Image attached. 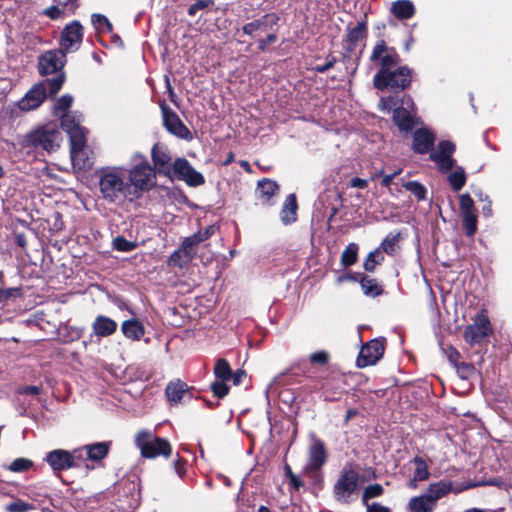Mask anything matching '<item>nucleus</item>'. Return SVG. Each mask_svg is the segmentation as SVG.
<instances>
[{
    "mask_svg": "<svg viewBox=\"0 0 512 512\" xmlns=\"http://www.w3.org/2000/svg\"><path fill=\"white\" fill-rule=\"evenodd\" d=\"M98 188L101 198L110 204L133 202L127 171L124 166H106L98 170Z\"/></svg>",
    "mask_w": 512,
    "mask_h": 512,
    "instance_id": "nucleus-1",
    "label": "nucleus"
},
{
    "mask_svg": "<svg viewBox=\"0 0 512 512\" xmlns=\"http://www.w3.org/2000/svg\"><path fill=\"white\" fill-rule=\"evenodd\" d=\"M133 165L127 171V183L133 200L139 199L144 192L151 190L156 185V172L149 164L147 158L141 153H135L132 157Z\"/></svg>",
    "mask_w": 512,
    "mask_h": 512,
    "instance_id": "nucleus-2",
    "label": "nucleus"
},
{
    "mask_svg": "<svg viewBox=\"0 0 512 512\" xmlns=\"http://www.w3.org/2000/svg\"><path fill=\"white\" fill-rule=\"evenodd\" d=\"M65 82L64 72H60L54 78H47L33 85L26 94L17 102V107L24 112L37 109L45 101L47 95L55 96Z\"/></svg>",
    "mask_w": 512,
    "mask_h": 512,
    "instance_id": "nucleus-3",
    "label": "nucleus"
},
{
    "mask_svg": "<svg viewBox=\"0 0 512 512\" xmlns=\"http://www.w3.org/2000/svg\"><path fill=\"white\" fill-rule=\"evenodd\" d=\"M359 468L355 464H346L333 485V497L340 504H351L357 499L362 486Z\"/></svg>",
    "mask_w": 512,
    "mask_h": 512,
    "instance_id": "nucleus-4",
    "label": "nucleus"
},
{
    "mask_svg": "<svg viewBox=\"0 0 512 512\" xmlns=\"http://www.w3.org/2000/svg\"><path fill=\"white\" fill-rule=\"evenodd\" d=\"M62 142V134L54 125H44L27 133L20 141L19 146L22 150L41 147L48 153L56 151Z\"/></svg>",
    "mask_w": 512,
    "mask_h": 512,
    "instance_id": "nucleus-5",
    "label": "nucleus"
},
{
    "mask_svg": "<svg viewBox=\"0 0 512 512\" xmlns=\"http://www.w3.org/2000/svg\"><path fill=\"white\" fill-rule=\"evenodd\" d=\"M135 443L145 458L169 457L172 452L168 440L157 437L147 430L140 431L137 434Z\"/></svg>",
    "mask_w": 512,
    "mask_h": 512,
    "instance_id": "nucleus-6",
    "label": "nucleus"
},
{
    "mask_svg": "<svg viewBox=\"0 0 512 512\" xmlns=\"http://www.w3.org/2000/svg\"><path fill=\"white\" fill-rule=\"evenodd\" d=\"M373 83L379 90H383L385 88L403 90L411 83V70L408 67L403 66L394 71H378L374 75Z\"/></svg>",
    "mask_w": 512,
    "mask_h": 512,
    "instance_id": "nucleus-7",
    "label": "nucleus"
},
{
    "mask_svg": "<svg viewBox=\"0 0 512 512\" xmlns=\"http://www.w3.org/2000/svg\"><path fill=\"white\" fill-rule=\"evenodd\" d=\"M393 121L403 132H410L418 125L419 118L416 117V107L411 96L404 95L400 99L399 107L393 112Z\"/></svg>",
    "mask_w": 512,
    "mask_h": 512,
    "instance_id": "nucleus-8",
    "label": "nucleus"
},
{
    "mask_svg": "<svg viewBox=\"0 0 512 512\" xmlns=\"http://www.w3.org/2000/svg\"><path fill=\"white\" fill-rule=\"evenodd\" d=\"M455 150L456 146L453 142L442 140L437 144L435 149H432L429 158L436 164L437 169L441 173H448L456 164V160L453 158Z\"/></svg>",
    "mask_w": 512,
    "mask_h": 512,
    "instance_id": "nucleus-9",
    "label": "nucleus"
},
{
    "mask_svg": "<svg viewBox=\"0 0 512 512\" xmlns=\"http://www.w3.org/2000/svg\"><path fill=\"white\" fill-rule=\"evenodd\" d=\"M492 333V326L485 311L476 315L472 324L468 325L464 331L465 341L473 346L481 343Z\"/></svg>",
    "mask_w": 512,
    "mask_h": 512,
    "instance_id": "nucleus-10",
    "label": "nucleus"
},
{
    "mask_svg": "<svg viewBox=\"0 0 512 512\" xmlns=\"http://www.w3.org/2000/svg\"><path fill=\"white\" fill-rule=\"evenodd\" d=\"M184 181L188 186L197 187L205 183L204 176L196 171L185 158H177L172 164V178Z\"/></svg>",
    "mask_w": 512,
    "mask_h": 512,
    "instance_id": "nucleus-11",
    "label": "nucleus"
},
{
    "mask_svg": "<svg viewBox=\"0 0 512 512\" xmlns=\"http://www.w3.org/2000/svg\"><path fill=\"white\" fill-rule=\"evenodd\" d=\"M371 62L380 65L379 71H389L399 62V56L393 47H389L384 40H379L370 55Z\"/></svg>",
    "mask_w": 512,
    "mask_h": 512,
    "instance_id": "nucleus-12",
    "label": "nucleus"
},
{
    "mask_svg": "<svg viewBox=\"0 0 512 512\" xmlns=\"http://www.w3.org/2000/svg\"><path fill=\"white\" fill-rule=\"evenodd\" d=\"M160 108L163 117V124L166 130L178 138L191 140V132L179 116L170 107H168L165 102L161 103Z\"/></svg>",
    "mask_w": 512,
    "mask_h": 512,
    "instance_id": "nucleus-13",
    "label": "nucleus"
},
{
    "mask_svg": "<svg viewBox=\"0 0 512 512\" xmlns=\"http://www.w3.org/2000/svg\"><path fill=\"white\" fill-rule=\"evenodd\" d=\"M83 38V28L77 21L68 24L62 31L60 49L65 54L78 50Z\"/></svg>",
    "mask_w": 512,
    "mask_h": 512,
    "instance_id": "nucleus-14",
    "label": "nucleus"
},
{
    "mask_svg": "<svg viewBox=\"0 0 512 512\" xmlns=\"http://www.w3.org/2000/svg\"><path fill=\"white\" fill-rule=\"evenodd\" d=\"M66 62V54L61 50H49L38 60V70L41 75H49L62 70Z\"/></svg>",
    "mask_w": 512,
    "mask_h": 512,
    "instance_id": "nucleus-15",
    "label": "nucleus"
},
{
    "mask_svg": "<svg viewBox=\"0 0 512 512\" xmlns=\"http://www.w3.org/2000/svg\"><path fill=\"white\" fill-rule=\"evenodd\" d=\"M384 341L380 339L370 340L367 344L362 346L360 349L358 358H357V366L359 368H364L370 365H374L378 360H380L384 353Z\"/></svg>",
    "mask_w": 512,
    "mask_h": 512,
    "instance_id": "nucleus-16",
    "label": "nucleus"
},
{
    "mask_svg": "<svg viewBox=\"0 0 512 512\" xmlns=\"http://www.w3.org/2000/svg\"><path fill=\"white\" fill-rule=\"evenodd\" d=\"M153 168L156 173L172 178L171 156L168 148L161 143H156L151 150Z\"/></svg>",
    "mask_w": 512,
    "mask_h": 512,
    "instance_id": "nucleus-17",
    "label": "nucleus"
},
{
    "mask_svg": "<svg viewBox=\"0 0 512 512\" xmlns=\"http://www.w3.org/2000/svg\"><path fill=\"white\" fill-rule=\"evenodd\" d=\"M327 461V452L322 440L313 436L312 443L308 449V462L305 466L306 472H315Z\"/></svg>",
    "mask_w": 512,
    "mask_h": 512,
    "instance_id": "nucleus-18",
    "label": "nucleus"
},
{
    "mask_svg": "<svg viewBox=\"0 0 512 512\" xmlns=\"http://www.w3.org/2000/svg\"><path fill=\"white\" fill-rule=\"evenodd\" d=\"M70 144V155L74 167H77L78 169L90 168L93 162L88 156V149L86 147V137L79 138L77 136L76 140L71 141Z\"/></svg>",
    "mask_w": 512,
    "mask_h": 512,
    "instance_id": "nucleus-19",
    "label": "nucleus"
},
{
    "mask_svg": "<svg viewBox=\"0 0 512 512\" xmlns=\"http://www.w3.org/2000/svg\"><path fill=\"white\" fill-rule=\"evenodd\" d=\"M435 140L436 135L431 130L427 128L416 129L413 134L412 149L418 154L430 153L434 148Z\"/></svg>",
    "mask_w": 512,
    "mask_h": 512,
    "instance_id": "nucleus-20",
    "label": "nucleus"
},
{
    "mask_svg": "<svg viewBox=\"0 0 512 512\" xmlns=\"http://www.w3.org/2000/svg\"><path fill=\"white\" fill-rule=\"evenodd\" d=\"M61 127L67 132L70 142L76 140V137H86L85 129L81 126L82 115L77 112L62 114Z\"/></svg>",
    "mask_w": 512,
    "mask_h": 512,
    "instance_id": "nucleus-21",
    "label": "nucleus"
},
{
    "mask_svg": "<svg viewBox=\"0 0 512 512\" xmlns=\"http://www.w3.org/2000/svg\"><path fill=\"white\" fill-rule=\"evenodd\" d=\"M46 462L53 471H63L72 468L70 452L63 449L50 451L46 457Z\"/></svg>",
    "mask_w": 512,
    "mask_h": 512,
    "instance_id": "nucleus-22",
    "label": "nucleus"
},
{
    "mask_svg": "<svg viewBox=\"0 0 512 512\" xmlns=\"http://www.w3.org/2000/svg\"><path fill=\"white\" fill-rule=\"evenodd\" d=\"M93 333L98 338L112 335L117 329V323L104 315H98L92 324Z\"/></svg>",
    "mask_w": 512,
    "mask_h": 512,
    "instance_id": "nucleus-23",
    "label": "nucleus"
},
{
    "mask_svg": "<svg viewBox=\"0 0 512 512\" xmlns=\"http://www.w3.org/2000/svg\"><path fill=\"white\" fill-rule=\"evenodd\" d=\"M279 186L277 182L270 179H263L258 182L256 188V197L263 204H269L271 199L277 195Z\"/></svg>",
    "mask_w": 512,
    "mask_h": 512,
    "instance_id": "nucleus-24",
    "label": "nucleus"
},
{
    "mask_svg": "<svg viewBox=\"0 0 512 512\" xmlns=\"http://www.w3.org/2000/svg\"><path fill=\"white\" fill-rule=\"evenodd\" d=\"M278 17L274 14L265 15L259 19L249 22L243 26V32L249 36H254L257 31L265 32L270 26L276 25Z\"/></svg>",
    "mask_w": 512,
    "mask_h": 512,
    "instance_id": "nucleus-25",
    "label": "nucleus"
},
{
    "mask_svg": "<svg viewBox=\"0 0 512 512\" xmlns=\"http://www.w3.org/2000/svg\"><path fill=\"white\" fill-rule=\"evenodd\" d=\"M452 491V482L441 480L439 482L431 483L428 487L427 492L424 494L434 505H437V501L442 497L446 496Z\"/></svg>",
    "mask_w": 512,
    "mask_h": 512,
    "instance_id": "nucleus-26",
    "label": "nucleus"
},
{
    "mask_svg": "<svg viewBox=\"0 0 512 512\" xmlns=\"http://www.w3.org/2000/svg\"><path fill=\"white\" fill-rule=\"evenodd\" d=\"M121 331L126 338L132 341H139L145 334L144 326L136 319H128L122 322Z\"/></svg>",
    "mask_w": 512,
    "mask_h": 512,
    "instance_id": "nucleus-27",
    "label": "nucleus"
},
{
    "mask_svg": "<svg viewBox=\"0 0 512 512\" xmlns=\"http://www.w3.org/2000/svg\"><path fill=\"white\" fill-rule=\"evenodd\" d=\"M391 13L400 20H407L414 16L415 6L410 0H397L392 3Z\"/></svg>",
    "mask_w": 512,
    "mask_h": 512,
    "instance_id": "nucleus-28",
    "label": "nucleus"
},
{
    "mask_svg": "<svg viewBox=\"0 0 512 512\" xmlns=\"http://www.w3.org/2000/svg\"><path fill=\"white\" fill-rule=\"evenodd\" d=\"M110 445V442H97L86 445V458L93 462L104 459L109 453Z\"/></svg>",
    "mask_w": 512,
    "mask_h": 512,
    "instance_id": "nucleus-29",
    "label": "nucleus"
},
{
    "mask_svg": "<svg viewBox=\"0 0 512 512\" xmlns=\"http://www.w3.org/2000/svg\"><path fill=\"white\" fill-rule=\"evenodd\" d=\"M187 389V384L181 380L170 382L165 389L168 401L172 404H178L182 400Z\"/></svg>",
    "mask_w": 512,
    "mask_h": 512,
    "instance_id": "nucleus-30",
    "label": "nucleus"
},
{
    "mask_svg": "<svg viewBox=\"0 0 512 512\" xmlns=\"http://www.w3.org/2000/svg\"><path fill=\"white\" fill-rule=\"evenodd\" d=\"M297 201L294 194H289L284 202L280 216L284 224H290L296 220Z\"/></svg>",
    "mask_w": 512,
    "mask_h": 512,
    "instance_id": "nucleus-31",
    "label": "nucleus"
},
{
    "mask_svg": "<svg viewBox=\"0 0 512 512\" xmlns=\"http://www.w3.org/2000/svg\"><path fill=\"white\" fill-rule=\"evenodd\" d=\"M454 171H449V175L447 177L448 183L450 184L451 188L458 192L460 191L464 185L466 184V173L464 171V168L462 166H457L455 164V167L453 168Z\"/></svg>",
    "mask_w": 512,
    "mask_h": 512,
    "instance_id": "nucleus-32",
    "label": "nucleus"
},
{
    "mask_svg": "<svg viewBox=\"0 0 512 512\" xmlns=\"http://www.w3.org/2000/svg\"><path fill=\"white\" fill-rule=\"evenodd\" d=\"M408 506L412 512H432L436 508L424 494L411 498Z\"/></svg>",
    "mask_w": 512,
    "mask_h": 512,
    "instance_id": "nucleus-33",
    "label": "nucleus"
},
{
    "mask_svg": "<svg viewBox=\"0 0 512 512\" xmlns=\"http://www.w3.org/2000/svg\"><path fill=\"white\" fill-rule=\"evenodd\" d=\"M361 288L366 296L376 297L382 294V288L375 279L368 276H362L360 280Z\"/></svg>",
    "mask_w": 512,
    "mask_h": 512,
    "instance_id": "nucleus-34",
    "label": "nucleus"
},
{
    "mask_svg": "<svg viewBox=\"0 0 512 512\" xmlns=\"http://www.w3.org/2000/svg\"><path fill=\"white\" fill-rule=\"evenodd\" d=\"M84 328L65 325L60 328L59 335L66 343L80 339L83 335Z\"/></svg>",
    "mask_w": 512,
    "mask_h": 512,
    "instance_id": "nucleus-35",
    "label": "nucleus"
},
{
    "mask_svg": "<svg viewBox=\"0 0 512 512\" xmlns=\"http://www.w3.org/2000/svg\"><path fill=\"white\" fill-rule=\"evenodd\" d=\"M358 250L359 247L356 243L348 244L341 254V264L344 267L355 264L358 258Z\"/></svg>",
    "mask_w": 512,
    "mask_h": 512,
    "instance_id": "nucleus-36",
    "label": "nucleus"
},
{
    "mask_svg": "<svg viewBox=\"0 0 512 512\" xmlns=\"http://www.w3.org/2000/svg\"><path fill=\"white\" fill-rule=\"evenodd\" d=\"M193 260L192 257H188L184 251H181V247L175 250L168 258V265L171 267L183 268L187 266Z\"/></svg>",
    "mask_w": 512,
    "mask_h": 512,
    "instance_id": "nucleus-37",
    "label": "nucleus"
},
{
    "mask_svg": "<svg viewBox=\"0 0 512 512\" xmlns=\"http://www.w3.org/2000/svg\"><path fill=\"white\" fill-rule=\"evenodd\" d=\"M413 463L416 465L412 482L427 480L430 476L426 462L421 457H415Z\"/></svg>",
    "mask_w": 512,
    "mask_h": 512,
    "instance_id": "nucleus-38",
    "label": "nucleus"
},
{
    "mask_svg": "<svg viewBox=\"0 0 512 512\" xmlns=\"http://www.w3.org/2000/svg\"><path fill=\"white\" fill-rule=\"evenodd\" d=\"M73 103V96L70 94L62 95L54 104L53 114L62 117V114L69 113V108Z\"/></svg>",
    "mask_w": 512,
    "mask_h": 512,
    "instance_id": "nucleus-39",
    "label": "nucleus"
},
{
    "mask_svg": "<svg viewBox=\"0 0 512 512\" xmlns=\"http://www.w3.org/2000/svg\"><path fill=\"white\" fill-rule=\"evenodd\" d=\"M214 374L219 380H230L232 377V370L229 363L225 359H218L214 367Z\"/></svg>",
    "mask_w": 512,
    "mask_h": 512,
    "instance_id": "nucleus-40",
    "label": "nucleus"
},
{
    "mask_svg": "<svg viewBox=\"0 0 512 512\" xmlns=\"http://www.w3.org/2000/svg\"><path fill=\"white\" fill-rule=\"evenodd\" d=\"M366 31V22L361 21L355 27H348L347 41L352 47L363 37Z\"/></svg>",
    "mask_w": 512,
    "mask_h": 512,
    "instance_id": "nucleus-41",
    "label": "nucleus"
},
{
    "mask_svg": "<svg viewBox=\"0 0 512 512\" xmlns=\"http://www.w3.org/2000/svg\"><path fill=\"white\" fill-rule=\"evenodd\" d=\"M403 187L413 194L418 201L426 199L427 190L423 184L418 181H408L403 184Z\"/></svg>",
    "mask_w": 512,
    "mask_h": 512,
    "instance_id": "nucleus-42",
    "label": "nucleus"
},
{
    "mask_svg": "<svg viewBox=\"0 0 512 512\" xmlns=\"http://www.w3.org/2000/svg\"><path fill=\"white\" fill-rule=\"evenodd\" d=\"M199 244L200 242L195 234L185 237L180 245L181 251H184L188 257H192L194 259L197 253L196 247Z\"/></svg>",
    "mask_w": 512,
    "mask_h": 512,
    "instance_id": "nucleus-43",
    "label": "nucleus"
},
{
    "mask_svg": "<svg viewBox=\"0 0 512 512\" xmlns=\"http://www.w3.org/2000/svg\"><path fill=\"white\" fill-rule=\"evenodd\" d=\"M70 456L72 468L80 467L83 464L87 469H90L89 465L86 463L88 460L86 458V445L70 452Z\"/></svg>",
    "mask_w": 512,
    "mask_h": 512,
    "instance_id": "nucleus-44",
    "label": "nucleus"
},
{
    "mask_svg": "<svg viewBox=\"0 0 512 512\" xmlns=\"http://www.w3.org/2000/svg\"><path fill=\"white\" fill-rule=\"evenodd\" d=\"M463 227L467 236H473L477 231L476 213L462 214Z\"/></svg>",
    "mask_w": 512,
    "mask_h": 512,
    "instance_id": "nucleus-45",
    "label": "nucleus"
},
{
    "mask_svg": "<svg viewBox=\"0 0 512 512\" xmlns=\"http://www.w3.org/2000/svg\"><path fill=\"white\" fill-rule=\"evenodd\" d=\"M384 489L380 484L368 485L362 494V501L364 504H368V501L372 498L379 497L383 494Z\"/></svg>",
    "mask_w": 512,
    "mask_h": 512,
    "instance_id": "nucleus-46",
    "label": "nucleus"
},
{
    "mask_svg": "<svg viewBox=\"0 0 512 512\" xmlns=\"http://www.w3.org/2000/svg\"><path fill=\"white\" fill-rule=\"evenodd\" d=\"M136 247V242L128 241L122 236H118L113 240V248L120 252H130Z\"/></svg>",
    "mask_w": 512,
    "mask_h": 512,
    "instance_id": "nucleus-47",
    "label": "nucleus"
},
{
    "mask_svg": "<svg viewBox=\"0 0 512 512\" xmlns=\"http://www.w3.org/2000/svg\"><path fill=\"white\" fill-rule=\"evenodd\" d=\"M459 207L461 215L475 212L474 201L468 193L459 196Z\"/></svg>",
    "mask_w": 512,
    "mask_h": 512,
    "instance_id": "nucleus-48",
    "label": "nucleus"
},
{
    "mask_svg": "<svg viewBox=\"0 0 512 512\" xmlns=\"http://www.w3.org/2000/svg\"><path fill=\"white\" fill-rule=\"evenodd\" d=\"M33 509V506L22 500H16L6 505L5 510L7 512H29Z\"/></svg>",
    "mask_w": 512,
    "mask_h": 512,
    "instance_id": "nucleus-49",
    "label": "nucleus"
},
{
    "mask_svg": "<svg viewBox=\"0 0 512 512\" xmlns=\"http://www.w3.org/2000/svg\"><path fill=\"white\" fill-rule=\"evenodd\" d=\"M33 462L26 458H17L11 464L9 469L13 472H24L32 467Z\"/></svg>",
    "mask_w": 512,
    "mask_h": 512,
    "instance_id": "nucleus-50",
    "label": "nucleus"
},
{
    "mask_svg": "<svg viewBox=\"0 0 512 512\" xmlns=\"http://www.w3.org/2000/svg\"><path fill=\"white\" fill-rule=\"evenodd\" d=\"M400 105V99L389 96L387 98H382L379 103V108L383 112H390L391 110L394 111L396 107H399Z\"/></svg>",
    "mask_w": 512,
    "mask_h": 512,
    "instance_id": "nucleus-51",
    "label": "nucleus"
},
{
    "mask_svg": "<svg viewBox=\"0 0 512 512\" xmlns=\"http://www.w3.org/2000/svg\"><path fill=\"white\" fill-rule=\"evenodd\" d=\"M399 234H389L381 243V248L388 254H393Z\"/></svg>",
    "mask_w": 512,
    "mask_h": 512,
    "instance_id": "nucleus-52",
    "label": "nucleus"
},
{
    "mask_svg": "<svg viewBox=\"0 0 512 512\" xmlns=\"http://www.w3.org/2000/svg\"><path fill=\"white\" fill-rule=\"evenodd\" d=\"M211 390L213 394L218 398H223L229 392V387L226 384V381L217 380L211 384Z\"/></svg>",
    "mask_w": 512,
    "mask_h": 512,
    "instance_id": "nucleus-53",
    "label": "nucleus"
},
{
    "mask_svg": "<svg viewBox=\"0 0 512 512\" xmlns=\"http://www.w3.org/2000/svg\"><path fill=\"white\" fill-rule=\"evenodd\" d=\"M92 23L96 29H104L112 30V25L109 20L102 14H93L92 15Z\"/></svg>",
    "mask_w": 512,
    "mask_h": 512,
    "instance_id": "nucleus-54",
    "label": "nucleus"
},
{
    "mask_svg": "<svg viewBox=\"0 0 512 512\" xmlns=\"http://www.w3.org/2000/svg\"><path fill=\"white\" fill-rule=\"evenodd\" d=\"M379 262V252L377 250L370 252L364 262V269L366 271L372 272Z\"/></svg>",
    "mask_w": 512,
    "mask_h": 512,
    "instance_id": "nucleus-55",
    "label": "nucleus"
},
{
    "mask_svg": "<svg viewBox=\"0 0 512 512\" xmlns=\"http://www.w3.org/2000/svg\"><path fill=\"white\" fill-rule=\"evenodd\" d=\"M213 4L212 0H197L195 3L191 4L188 8V14L191 16H195L196 13L200 10L208 8Z\"/></svg>",
    "mask_w": 512,
    "mask_h": 512,
    "instance_id": "nucleus-56",
    "label": "nucleus"
},
{
    "mask_svg": "<svg viewBox=\"0 0 512 512\" xmlns=\"http://www.w3.org/2000/svg\"><path fill=\"white\" fill-rule=\"evenodd\" d=\"M21 296V289L20 288H0V303H4L8 299L12 297H20Z\"/></svg>",
    "mask_w": 512,
    "mask_h": 512,
    "instance_id": "nucleus-57",
    "label": "nucleus"
},
{
    "mask_svg": "<svg viewBox=\"0 0 512 512\" xmlns=\"http://www.w3.org/2000/svg\"><path fill=\"white\" fill-rule=\"evenodd\" d=\"M216 231H217V226L210 225V226L206 227L205 230H203V231L200 230L197 233H195V236L197 237L199 242L202 243V242L208 240L210 237H212Z\"/></svg>",
    "mask_w": 512,
    "mask_h": 512,
    "instance_id": "nucleus-58",
    "label": "nucleus"
},
{
    "mask_svg": "<svg viewBox=\"0 0 512 512\" xmlns=\"http://www.w3.org/2000/svg\"><path fill=\"white\" fill-rule=\"evenodd\" d=\"M310 361L313 364H326L329 361V354L324 351H317L310 355Z\"/></svg>",
    "mask_w": 512,
    "mask_h": 512,
    "instance_id": "nucleus-59",
    "label": "nucleus"
},
{
    "mask_svg": "<svg viewBox=\"0 0 512 512\" xmlns=\"http://www.w3.org/2000/svg\"><path fill=\"white\" fill-rule=\"evenodd\" d=\"M61 5H52L44 10V15L49 17L50 19L56 20L61 17L63 11L60 8Z\"/></svg>",
    "mask_w": 512,
    "mask_h": 512,
    "instance_id": "nucleus-60",
    "label": "nucleus"
},
{
    "mask_svg": "<svg viewBox=\"0 0 512 512\" xmlns=\"http://www.w3.org/2000/svg\"><path fill=\"white\" fill-rule=\"evenodd\" d=\"M174 470L180 478H183L186 474V460L184 458L178 457V459L174 462Z\"/></svg>",
    "mask_w": 512,
    "mask_h": 512,
    "instance_id": "nucleus-61",
    "label": "nucleus"
},
{
    "mask_svg": "<svg viewBox=\"0 0 512 512\" xmlns=\"http://www.w3.org/2000/svg\"><path fill=\"white\" fill-rule=\"evenodd\" d=\"M365 505H366L367 512H390V509L388 507L383 506L377 502L368 503Z\"/></svg>",
    "mask_w": 512,
    "mask_h": 512,
    "instance_id": "nucleus-62",
    "label": "nucleus"
},
{
    "mask_svg": "<svg viewBox=\"0 0 512 512\" xmlns=\"http://www.w3.org/2000/svg\"><path fill=\"white\" fill-rule=\"evenodd\" d=\"M54 2L71 12L78 7L77 0H54Z\"/></svg>",
    "mask_w": 512,
    "mask_h": 512,
    "instance_id": "nucleus-63",
    "label": "nucleus"
},
{
    "mask_svg": "<svg viewBox=\"0 0 512 512\" xmlns=\"http://www.w3.org/2000/svg\"><path fill=\"white\" fill-rule=\"evenodd\" d=\"M368 185V181L359 177H354L350 180V186L353 188L364 189Z\"/></svg>",
    "mask_w": 512,
    "mask_h": 512,
    "instance_id": "nucleus-64",
    "label": "nucleus"
}]
</instances>
